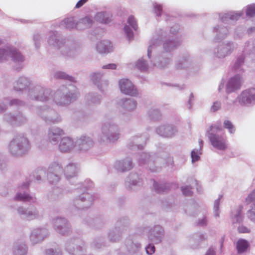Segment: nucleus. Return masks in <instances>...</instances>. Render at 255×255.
Listing matches in <instances>:
<instances>
[{
	"label": "nucleus",
	"instance_id": "obj_58",
	"mask_svg": "<svg viewBox=\"0 0 255 255\" xmlns=\"http://www.w3.org/2000/svg\"><path fill=\"white\" fill-rule=\"evenodd\" d=\"M212 56L214 58L220 60L226 57L219 44L214 48L212 51Z\"/></svg>",
	"mask_w": 255,
	"mask_h": 255
},
{
	"label": "nucleus",
	"instance_id": "obj_28",
	"mask_svg": "<svg viewBox=\"0 0 255 255\" xmlns=\"http://www.w3.org/2000/svg\"><path fill=\"white\" fill-rule=\"evenodd\" d=\"M64 134L63 130L57 127L50 128L47 131V140L53 145H56Z\"/></svg>",
	"mask_w": 255,
	"mask_h": 255
},
{
	"label": "nucleus",
	"instance_id": "obj_52",
	"mask_svg": "<svg viewBox=\"0 0 255 255\" xmlns=\"http://www.w3.org/2000/svg\"><path fill=\"white\" fill-rule=\"evenodd\" d=\"M249 242L243 239H239L237 242L236 248L238 253L242 254L247 251L248 248L249 247Z\"/></svg>",
	"mask_w": 255,
	"mask_h": 255
},
{
	"label": "nucleus",
	"instance_id": "obj_6",
	"mask_svg": "<svg viewBox=\"0 0 255 255\" xmlns=\"http://www.w3.org/2000/svg\"><path fill=\"white\" fill-rule=\"evenodd\" d=\"M8 149L12 155L20 156L29 151L30 144L26 137L22 134H19L10 142Z\"/></svg>",
	"mask_w": 255,
	"mask_h": 255
},
{
	"label": "nucleus",
	"instance_id": "obj_18",
	"mask_svg": "<svg viewBox=\"0 0 255 255\" xmlns=\"http://www.w3.org/2000/svg\"><path fill=\"white\" fill-rule=\"evenodd\" d=\"M151 162H149V169L152 172H158L162 166L165 165H171L173 164L172 158L168 157L166 158L159 157L155 155H152Z\"/></svg>",
	"mask_w": 255,
	"mask_h": 255
},
{
	"label": "nucleus",
	"instance_id": "obj_1",
	"mask_svg": "<svg viewBox=\"0 0 255 255\" xmlns=\"http://www.w3.org/2000/svg\"><path fill=\"white\" fill-rule=\"evenodd\" d=\"M48 43L59 50L60 53L67 58H74L81 52L80 46L78 43L62 37L56 31L50 32Z\"/></svg>",
	"mask_w": 255,
	"mask_h": 255
},
{
	"label": "nucleus",
	"instance_id": "obj_22",
	"mask_svg": "<svg viewBox=\"0 0 255 255\" xmlns=\"http://www.w3.org/2000/svg\"><path fill=\"white\" fill-rule=\"evenodd\" d=\"M48 236V230L43 227L33 229L30 235V241L32 245L41 243Z\"/></svg>",
	"mask_w": 255,
	"mask_h": 255
},
{
	"label": "nucleus",
	"instance_id": "obj_45",
	"mask_svg": "<svg viewBox=\"0 0 255 255\" xmlns=\"http://www.w3.org/2000/svg\"><path fill=\"white\" fill-rule=\"evenodd\" d=\"M28 251L27 245L23 242H18L14 244L12 248L13 255H26Z\"/></svg>",
	"mask_w": 255,
	"mask_h": 255
},
{
	"label": "nucleus",
	"instance_id": "obj_21",
	"mask_svg": "<svg viewBox=\"0 0 255 255\" xmlns=\"http://www.w3.org/2000/svg\"><path fill=\"white\" fill-rule=\"evenodd\" d=\"M178 131L177 127L172 124H164L156 128V132L160 136L165 138L174 137Z\"/></svg>",
	"mask_w": 255,
	"mask_h": 255
},
{
	"label": "nucleus",
	"instance_id": "obj_38",
	"mask_svg": "<svg viewBox=\"0 0 255 255\" xmlns=\"http://www.w3.org/2000/svg\"><path fill=\"white\" fill-rule=\"evenodd\" d=\"M243 209V207L240 205L231 210L230 217L233 225L241 224L243 223L244 221V215L242 213Z\"/></svg>",
	"mask_w": 255,
	"mask_h": 255
},
{
	"label": "nucleus",
	"instance_id": "obj_46",
	"mask_svg": "<svg viewBox=\"0 0 255 255\" xmlns=\"http://www.w3.org/2000/svg\"><path fill=\"white\" fill-rule=\"evenodd\" d=\"M112 43L108 40L99 42L96 45L97 51L100 53H107L112 51Z\"/></svg>",
	"mask_w": 255,
	"mask_h": 255
},
{
	"label": "nucleus",
	"instance_id": "obj_19",
	"mask_svg": "<svg viewBox=\"0 0 255 255\" xmlns=\"http://www.w3.org/2000/svg\"><path fill=\"white\" fill-rule=\"evenodd\" d=\"M165 235L164 230L160 225H155L151 227L148 232L149 241L155 244L160 243Z\"/></svg>",
	"mask_w": 255,
	"mask_h": 255
},
{
	"label": "nucleus",
	"instance_id": "obj_41",
	"mask_svg": "<svg viewBox=\"0 0 255 255\" xmlns=\"http://www.w3.org/2000/svg\"><path fill=\"white\" fill-rule=\"evenodd\" d=\"M226 57H228L237 48V45L232 41H226L219 44Z\"/></svg>",
	"mask_w": 255,
	"mask_h": 255
},
{
	"label": "nucleus",
	"instance_id": "obj_48",
	"mask_svg": "<svg viewBox=\"0 0 255 255\" xmlns=\"http://www.w3.org/2000/svg\"><path fill=\"white\" fill-rule=\"evenodd\" d=\"M245 58L246 57L245 55L242 54L237 58L233 67V69L235 72L239 73H242L244 72L243 66L244 64Z\"/></svg>",
	"mask_w": 255,
	"mask_h": 255
},
{
	"label": "nucleus",
	"instance_id": "obj_60",
	"mask_svg": "<svg viewBox=\"0 0 255 255\" xmlns=\"http://www.w3.org/2000/svg\"><path fill=\"white\" fill-rule=\"evenodd\" d=\"M246 29L242 26L237 27L234 31L233 38L235 40H240L243 38L245 34Z\"/></svg>",
	"mask_w": 255,
	"mask_h": 255
},
{
	"label": "nucleus",
	"instance_id": "obj_36",
	"mask_svg": "<svg viewBox=\"0 0 255 255\" xmlns=\"http://www.w3.org/2000/svg\"><path fill=\"white\" fill-rule=\"evenodd\" d=\"M94 142L89 136H82L76 141V146L80 151H86L94 146Z\"/></svg>",
	"mask_w": 255,
	"mask_h": 255
},
{
	"label": "nucleus",
	"instance_id": "obj_61",
	"mask_svg": "<svg viewBox=\"0 0 255 255\" xmlns=\"http://www.w3.org/2000/svg\"><path fill=\"white\" fill-rule=\"evenodd\" d=\"M96 20L101 23H108L109 22V17L108 14L106 12L101 11L97 13L95 15Z\"/></svg>",
	"mask_w": 255,
	"mask_h": 255
},
{
	"label": "nucleus",
	"instance_id": "obj_44",
	"mask_svg": "<svg viewBox=\"0 0 255 255\" xmlns=\"http://www.w3.org/2000/svg\"><path fill=\"white\" fill-rule=\"evenodd\" d=\"M64 175L67 180L75 177L78 173V167L75 163L68 164L64 169Z\"/></svg>",
	"mask_w": 255,
	"mask_h": 255
},
{
	"label": "nucleus",
	"instance_id": "obj_34",
	"mask_svg": "<svg viewBox=\"0 0 255 255\" xmlns=\"http://www.w3.org/2000/svg\"><path fill=\"white\" fill-rule=\"evenodd\" d=\"M181 43L182 40L179 38L165 39L162 42L164 50L163 52L171 53V52L177 49L181 45Z\"/></svg>",
	"mask_w": 255,
	"mask_h": 255
},
{
	"label": "nucleus",
	"instance_id": "obj_43",
	"mask_svg": "<svg viewBox=\"0 0 255 255\" xmlns=\"http://www.w3.org/2000/svg\"><path fill=\"white\" fill-rule=\"evenodd\" d=\"M85 99L89 105H98L101 103L102 96L97 93H90L86 95Z\"/></svg>",
	"mask_w": 255,
	"mask_h": 255
},
{
	"label": "nucleus",
	"instance_id": "obj_16",
	"mask_svg": "<svg viewBox=\"0 0 255 255\" xmlns=\"http://www.w3.org/2000/svg\"><path fill=\"white\" fill-rule=\"evenodd\" d=\"M166 32L161 28L157 29L152 38L149 42L147 49V56L149 59L151 58V53L153 50L159 47L162 39L166 36Z\"/></svg>",
	"mask_w": 255,
	"mask_h": 255
},
{
	"label": "nucleus",
	"instance_id": "obj_5",
	"mask_svg": "<svg viewBox=\"0 0 255 255\" xmlns=\"http://www.w3.org/2000/svg\"><path fill=\"white\" fill-rule=\"evenodd\" d=\"M78 94L70 89L69 87L62 86L53 93V101L58 106H67L76 100Z\"/></svg>",
	"mask_w": 255,
	"mask_h": 255
},
{
	"label": "nucleus",
	"instance_id": "obj_17",
	"mask_svg": "<svg viewBox=\"0 0 255 255\" xmlns=\"http://www.w3.org/2000/svg\"><path fill=\"white\" fill-rule=\"evenodd\" d=\"M84 244L79 238H72L65 243V250L73 255H81L84 250Z\"/></svg>",
	"mask_w": 255,
	"mask_h": 255
},
{
	"label": "nucleus",
	"instance_id": "obj_9",
	"mask_svg": "<svg viewBox=\"0 0 255 255\" xmlns=\"http://www.w3.org/2000/svg\"><path fill=\"white\" fill-rule=\"evenodd\" d=\"M35 113L48 124H58L62 121L60 115L47 105L37 107Z\"/></svg>",
	"mask_w": 255,
	"mask_h": 255
},
{
	"label": "nucleus",
	"instance_id": "obj_27",
	"mask_svg": "<svg viewBox=\"0 0 255 255\" xmlns=\"http://www.w3.org/2000/svg\"><path fill=\"white\" fill-rule=\"evenodd\" d=\"M243 81V78L240 74H237L231 78L226 84V93L229 94L240 89Z\"/></svg>",
	"mask_w": 255,
	"mask_h": 255
},
{
	"label": "nucleus",
	"instance_id": "obj_31",
	"mask_svg": "<svg viewBox=\"0 0 255 255\" xmlns=\"http://www.w3.org/2000/svg\"><path fill=\"white\" fill-rule=\"evenodd\" d=\"M243 11H231L219 14V19L223 23H229V21H236L243 15Z\"/></svg>",
	"mask_w": 255,
	"mask_h": 255
},
{
	"label": "nucleus",
	"instance_id": "obj_56",
	"mask_svg": "<svg viewBox=\"0 0 255 255\" xmlns=\"http://www.w3.org/2000/svg\"><path fill=\"white\" fill-rule=\"evenodd\" d=\"M46 176V171L43 169H38L33 174V177L37 183L44 181Z\"/></svg>",
	"mask_w": 255,
	"mask_h": 255
},
{
	"label": "nucleus",
	"instance_id": "obj_62",
	"mask_svg": "<svg viewBox=\"0 0 255 255\" xmlns=\"http://www.w3.org/2000/svg\"><path fill=\"white\" fill-rule=\"evenodd\" d=\"M136 66L138 69L142 72L146 71L149 67L147 62L143 58L138 60Z\"/></svg>",
	"mask_w": 255,
	"mask_h": 255
},
{
	"label": "nucleus",
	"instance_id": "obj_30",
	"mask_svg": "<svg viewBox=\"0 0 255 255\" xmlns=\"http://www.w3.org/2000/svg\"><path fill=\"white\" fill-rule=\"evenodd\" d=\"M142 184V179L136 173H131L126 180V186L128 190H134Z\"/></svg>",
	"mask_w": 255,
	"mask_h": 255
},
{
	"label": "nucleus",
	"instance_id": "obj_3",
	"mask_svg": "<svg viewBox=\"0 0 255 255\" xmlns=\"http://www.w3.org/2000/svg\"><path fill=\"white\" fill-rule=\"evenodd\" d=\"M224 131L220 121L210 126L206 131V135L212 145L220 150H225L228 148L227 140L224 136Z\"/></svg>",
	"mask_w": 255,
	"mask_h": 255
},
{
	"label": "nucleus",
	"instance_id": "obj_63",
	"mask_svg": "<svg viewBox=\"0 0 255 255\" xmlns=\"http://www.w3.org/2000/svg\"><path fill=\"white\" fill-rule=\"evenodd\" d=\"M201 144H203V141H201L200 142V147L199 149H193L191 153V156L192 158V163H194L195 162H196L198 161L200 158V155L201 154V152H200V150H201L202 145Z\"/></svg>",
	"mask_w": 255,
	"mask_h": 255
},
{
	"label": "nucleus",
	"instance_id": "obj_8",
	"mask_svg": "<svg viewBox=\"0 0 255 255\" xmlns=\"http://www.w3.org/2000/svg\"><path fill=\"white\" fill-rule=\"evenodd\" d=\"M53 96L52 90L38 85L29 89L28 92V97L29 99L42 102H52Z\"/></svg>",
	"mask_w": 255,
	"mask_h": 255
},
{
	"label": "nucleus",
	"instance_id": "obj_12",
	"mask_svg": "<svg viewBox=\"0 0 255 255\" xmlns=\"http://www.w3.org/2000/svg\"><path fill=\"white\" fill-rule=\"evenodd\" d=\"M16 211L20 218L26 221L39 220L42 218V215L38 209L34 205L29 206L27 208L19 206Z\"/></svg>",
	"mask_w": 255,
	"mask_h": 255
},
{
	"label": "nucleus",
	"instance_id": "obj_50",
	"mask_svg": "<svg viewBox=\"0 0 255 255\" xmlns=\"http://www.w3.org/2000/svg\"><path fill=\"white\" fill-rule=\"evenodd\" d=\"M148 117L152 121H158L161 119L162 114L160 110L156 108H152L147 112Z\"/></svg>",
	"mask_w": 255,
	"mask_h": 255
},
{
	"label": "nucleus",
	"instance_id": "obj_32",
	"mask_svg": "<svg viewBox=\"0 0 255 255\" xmlns=\"http://www.w3.org/2000/svg\"><path fill=\"white\" fill-rule=\"evenodd\" d=\"M138 236H130L125 241V246L129 254L141 249V244L138 241Z\"/></svg>",
	"mask_w": 255,
	"mask_h": 255
},
{
	"label": "nucleus",
	"instance_id": "obj_64",
	"mask_svg": "<svg viewBox=\"0 0 255 255\" xmlns=\"http://www.w3.org/2000/svg\"><path fill=\"white\" fill-rule=\"evenodd\" d=\"M5 103H7L10 106L20 107L24 105L25 103L19 99H10L8 98H5Z\"/></svg>",
	"mask_w": 255,
	"mask_h": 255
},
{
	"label": "nucleus",
	"instance_id": "obj_10",
	"mask_svg": "<svg viewBox=\"0 0 255 255\" xmlns=\"http://www.w3.org/2000/svg\"><path fill=\"white\" fill-rule=\"evenodd\" d=\"M235 106L248 107L255 104V88H249L243 91L233 101Z\"/></svg>",
	"mask_w": 255,
	"mask_h": 255
},
{
	"label": "nucleus",
	"instance_id": "obj_59",
	"mask_svg": "<svg viewBox=\"0 0 255 255\" xmlns=\"http://www.w3.org/2000/svg\"><path fill=\"white\" fill-rule=\"evenodd\" d=\"M53 77L56 79L67 80L70 81H73L74 78L63 71H56L53 74Z\"/></svg>",
	"mask_w": 255,
	"mask_h": 255
},
{
	"label": "nucleus",
	"instance_id": "obj_42",
	"mask_svg": "<svg viewBox=\"0 0 255 255\" xmlns=\"http://www.w3.org/2000/svg\"><path fill=\"white\" fill-rule=\"evenodd\" d=\"M30 81L26 77H20L14 84L13 88L15 91H22L29 87Z\"/></svg>",
	"mask_w": 255,
	"mask_h": 255
},
{
	"label": "nucleus",
	"instance_id": "obj_49",
	"mask_svg": "<svg viewBox=\"0 0 255 255\" xmlns=\"http://www.w3.org/2000/svg\"><path fill=\"white\" fill-rule=\"evenodd\" d=\"M60 25L64 28L70 30L78 26V22L74 17H69L62 21Z\"/></svg>",
	"mask_w": 255,
	"mask_h": 255
},
{
	"label": "nucleus",
	"instance_id": "obj_40",
	"mask_svg": "<svg viewBox=\"0 0 255 255\" xmlns=\"http://www.w3.org/2000/svg\"><path fill=\"white\" fill-rule=\"evenodd\" d=\"M83 223L91 228L99 229L104 226L105 221L102 216L96 217L95 218L88 216L84 219Z\"/></svg>",
	"mask_w": 255,
	"mask_h": 255
},
{
	"label": "nucleus",
	"instance_id": "obj_13",
	"mask_svg": "<svg viewBox=\"0 0 255 255\" xmlns=\"http://www.w3.org/2000/svg\"><path fill=\"white\" fill-rule=\"evenodd\" d=\"M29 185V183L26 182L18 186V191L13 198L14 201L32 203H36L37 198L36 197L28 193Z\"/></svg>",
	"mask_w": 255,
	"mask_h": 255
},
{
	"label": "nucleus",
	"instance_id": "obj_39",
	"mask_svg": "<svg viewBox=\"0 0 255 255\" xmlns=\"http://www.w3.org/2000/svg\"><path fill=\"white\" fill-rule=\"evenodd\" d=\"M118 105L121 109L128 112L133 111L137 107L136 101L131 98H123L119 100Z\"/></svg>",
	"mask_w": 255,
	"mask_h": 255
},
{
	"label": "nucleus",
	"instance_id": "obj_54",
	"mask_svg": "<svg viewBox=\"0 0 255 255\" xmlns=\"http://www.w3.org/2000/svg\"><path fill=\"white\" fill-rule=\"evenodd\" d=\"M151 155L148 154L146 152H142L139 155L138 161L139 165H144L147 164L149 167V162H151Z\"/></svg>",
	"mask_w": 255,
	"mask_h": 255
},
{
	"label": "nucleus",
	"instance_id": "obj_37",
	"mask_svg": "<svg viewBox=\"0 0 255 255\" xmlns=\"http://www.w3.org/2000/svg\"><path fill=\"white\" fill-rule=\"evenodd\" d=\"M76 142H75L72 138L69 137H63L60 139L58 145V148L60 151L63 153L71 151L76 146Z\"/></svg>",
	"mask_w": 255,
	"mask_h": 255
},
{
	"label": "nucleus",
	"instance_id": "obj_51",
	"mask_svg": "<svg viewBox=\"0 0 255 255\" xmlns=\"http://www.w3.org/2000/svg\"><path fill=\"white\" fill-rule=\"evenodd\" d=\"M189 65V56L187 55L180 57L176 61V67L177 69H183Z\"/></svg>",
	"mask_w": 255,
	"mask_h": 255
},
{
	"label": "nucleus",
	"instance_id": "obj_25",
	"mask_svg": "<svg viewBox=\"0 0 255 255\" xmlns=\"http://www.w3.org/2000/svg\"><path fill=\"white\" fill-rule=\"evenodd\" d=\"M119 84L123 93L131 96H136L137 95L136 88L128 79H121L119 82Z\"/></svg>",
	"mask_w": 255,
	"mask_h": 255
},
{
	"label": "nucleus",
	"instance_id": "obj_57",
	"mask_svg": "<svg viewBox=\"0 0 255 255\" xmlns=\"http://www.w3.org/2000/svg\"><path fill=\"white\" fill-rule=\"evenodd\" d=\"M93 20L89 16H86L81 19L78 22V26L80 28L85 29L90 27L92 24Z\"/></svg>",
	"mask_w": 255,
	"mask_h": 255
},
{
	"label": "nucleus",
	"instance_id": "obj_4",
	"mask_svg": "<svg viewBox=\"0 0 255 255\" xmlns=\"http://www.w3.org/2000/svg\"><path fill=\"white\" fill-rule=\"evenodd\" d=\"M119 126L112 121L105 122L101 128V133L98 135V141L101 145L115 143L120 138Z\"/></svg>",
	"mask_w": 255,
	"mask_h": 255
},
{
	"label": "nucleus",
	"instance_id": "obj_14",
	"mask_svg": "<svg viewBox=\"0 0 255 255\" xmlns=\"http://www.w3.org/2000/svg\"><path fill=\"white\" fill-rule=\"evenodd\" d=\"M63 168L61 164L57 162L52 163L46 171V177L48 182L54 184L57 183L61 179Z\"/></svg>",
	"mask_w": 255,
	"mask_h": 255
},
{
	"label": "nucleus",
	"instance_id": "obj_33",
	"mask_svg": "<svg viewBox=\"0 0 255 255\" xmlns=\"http://www.w3.org/2000/svg\"><path fill=\"white\" fill-rule=\"evenodd\" d=\"M133 167V163L130 157L117 160L114 164L115 168L119 172H125L131 169Z\"/></svg>",
	"mask_w": 255,
	"mask_h": 255
},
{
	"label": "nucleus",
	"instance_id": "obj_35",
	"mask_svg": "<svg viewBox=\"0 0 255 255\" xmlns=\"http://www.w3.org/2000/svg\"><path fill=\"white\" fill-rule=\"evenodd\" d=\"M128 24L124 26V30L125 33L129 41L133 38V33L132 29L136 31L138 28L137 24L134 17L130 15L128 19Z\"/></svg>",
	"mask_w": 255,
	"mask_h": 255
},
{
	"label": "nucleus",
	"instance_id": "obj_26",
	"mask_svg": "<svg viewBox=\"0 0 255 255\" xmlns=\"http://www.w3.org/2000/svg\"><path fill=\"white\" fill-rule=\"evenodd\" d=\"M213 32L215 34L214 40L216 42L224 40L230 33L229 27L222 24L215 26L213 28Z\"/></svg>",
	"mask_w": 255,
	"mask_h": 255
},
{
	"label": "nucleus",
	"instance_id": "obj_29",
	"mask_svg": "<svg viewBox=\"0 0 255 255\" xmlns=\"http://www.w3.org/2000/svg\"><path fill=\"white\" fill-rule=\"evenodd\" d=\"M103 73L98 71L92 72L90 75L93 83L101 91H103L104 88L109 84L108 81L103 78Z\"/></svg>",
	"mask_w": 255,
	"mask_h": 255
},
{
	"label": "nucleus",
	"instance_id": "obj_11",
	"mask_svg": "<svg viewBox=\"0 0 255 255\" xmlns=\"http://www.w3.org/2000/svg\"><path fill=\"white\" fill-rule=\"evenodd\" d=\"M148 138V135L146 133L132 136L127 140V147L133 152L142 150Z\"/></svg>",
	"mask_w": 255,
	"mask_h": 255
},
{
	"label": "nucleus",
	"instance_id": "obj_47",
	"mask_svg": "<svg viewBox=\"0 0 255 255\" xmlns=\"http://www.w3.org/2000/svg\"><path fill=\"white\" fill-rule=\"evenodd\" d=\"M47 197L50 202L58 201L63 197L62 191L60 188H54L48 193Z\"/></svg>",
	"mask_w": 255,
	"mask_h": 255
},
{
	"label": "nucleus",
	"instance_id": "obj_15",
	"mask_svg": "<svg viewBox=\"0 0 255 255\" xmlns=\"http://www.w3.org/2000/svg\"><path fill=\"white\" fill-rule=\"evenodd\" d=\"M128 221L127 218L121 219L117 221L116 227L111 230L108 233V238L112 242H116L122 238L124 227L128 224Z\"/></svg>",
	"mask_w": 255,
	"mask_h": 255
},
{
	"label": "nucleus",
	"instance_id": "obj_2",
	"mask_svg": "<svg viewBox=\"0 0 255 255\" xmlns=\"http://www.w3.org/2000/svg\"><path fill=\"white\" fill-rule=\"evenodd\" d=\"M93 186V183L91 181H85L81 183L77 189H80L81 193L76 195L72 200L71 203V210L73 213L76 211L85 210L89 208L94 202L93 195L87 191H83L82 188L87 189Z\"/></svg>",
	"mask_w": 255,
	"mask_h": 255
},
{
	"label": "nucleus",
	"instance_id": "obj_23",
	"mask_svg": "<svg viewBox=\"0 0 255 255\" xmlns=\"http://www.w3.org/2000/svg\"><path fill=\"white\" fill-rule=\"evenodd\" d=\"M4 120L12 126H20L26 123L27 118L21 112L15 114L7 113L4 116Z\"/></svg>",
	"mask_w": 255,
	"mask_h": 255
},
{
	"label": "nucleus",
	"instance_id": "obj_53",
	"mask_svg": "<svg viewBox=\"0 0 255 255\" xmlns=\"http://www.w3.org/2000/svg\"><path fill=\"white\" fill-rule=\"evenodd\" d=\"M255 50V39L251 44L250 41H247L245 43V45L242 51V55H244L246 57L248 55H250Z\"/></svg>",
	"mask_w": 255,
	"mask_h": 255
},
{
	"label": "nucleus",
	"instance_id": "obj_24",
	"mask_svg": "<svg viewBox=\"0 0 255 255\" xmlns=\"http://www.w3.org/2000/svg\"><path fill=\"white\" fill-rule=\"evenodd\" d=\"M171 53L162 52L154 61L151 60V66H155L161 69L166 68L171 64Z\"/></svg>",
	"mask_w": 255,
	"mask_h": 255
},
{
	"label": "nucleus",
	"instance_id": "obj_7",
	"mask_svg": "<svg viewBox=\"0 0 255 255\" xmlns=\"http://www.w3.org/2000/svg\"><path fill=\"white\" fill-rule=\"evenodd\" d=\"M9 58L15 64L16 70H19L22 68V63L24 61L25 58L16 48L6 46L0 48V62H5Z\"/></svg>",
	"mask_w": 255,
	"mask_h": 255
},
{
	"label": "nucleus",
	"instance_id": "obj_20",
	"mask_svg": "<svg viewBox=\"0 0 255 255\" xmlns=\"http://www.w3.org/2000/svg\"><path fill=\"white\" fill-rule=\"evenodd\" d=\"M54 229L59 234L66 235L71 230V226L65 218L56 217L53 220Z\"/></svg>",
	"mask_w": 255,
	"mask_h": 255
},
{
	"label": "nucleus",
	"instance_id": "obj_55",
	"mask_svg": "<svg viewBox=\"0 0 255 255\" xmlns=\"http://www.w3.org/2000/svg\"><path fill=\"white\" fill-rule=\"evenodd\" d=\"M153 188L157 193H164L167 192L169 190V186L167 184H159L154 181Z\"/></svg>",
	"mask_w": 255,
	"mask_h": 255
}]
</instances>
